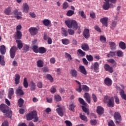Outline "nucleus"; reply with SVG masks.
<instances>
[{
  "label": "nucleus",
  "mask_w": 126,
  "mask_h": 126,
  "mask_svg": "<svg viewBox=\"0 0 126 126\" xmlns=\"http://www.w3.org/2000/svg\"><path fill=\"white\" fill-rule=\"evenodd\" d=\"M65 24L67 26L68 28H73L74 30L78 31V34H80L81 33V30H80V27L78 26L77 22L74 20H67L65 21Z\"/></svg>",
  "instance_id": "nucleus-1"
},
{
  "label": "nucleus",
  "mask_w": 126,
  "mask_h": 126,
  "mask_svg": "<svg viewBox=\"0 0 126 126\" xmlns=\"http://www.w3.org/2000/svg\"><path fill=\"white\" fill-rule=\"evenodd\" d=\"M0 111L3 113L5 117L11 119L12 112L11 110H9V108H8L7 105L4 104L0 105Z\"/></svg>",
  "instance_id": "nucleus-2"
},
{
  "label": "nucleus",
  "mask_w": 126,
  "mask_h": 126,
  "mask_svg": "<svg viewBox=\"0 0 126 126\" xmlns=\"http://www.w3.org/2000/svg\"><path fill=\"white\" fill-rule=\"evenodd\" d=\"M104 3L103 5V8L105 10H108L110 7H114L113 4H111V3H116V1L117 0H104Z\"/></svg>",
  "instance_id": "nucleus-3"
},
{
  "label": "nucleus",
  "mask_w": 126,
  "mask_h": 126,
  "mask_svg": "<svg viewBox=\"0 0 126 126\" xmlns=\"http://www.w3.org/2000/svg\"><path fill=\"white\" fill-rule=\"evenodd\" d=\"M33 119H34L33 121L34 123H37V122H38V120H39L38 117H37V112L35 111L31 112L27 115V121H31V120H33Z\"/></svg>",
  "instance_id": "nucleus-4"
},
{
  "label": "nucleus",
  "mask_w": 126,
  "mask_h": 126,
  "mask_svg": "<svg viewBox=\"0 0 126 126\" xmlns=\"http://www.w3.org/2000/svg\"><path fill=\"white\" fill-rule=\"evenodd\" d=\"M114 118L116 121V125H119L120 123H121V121H122V116H121L120 112H115L114 115Z\"/></svg>",
  "instance_id": "nucleus-5"
},
{
  "label": "nucleus",
  "mask_w": 126,
  "mask_h": 126,
  "mask_svg": "<svg viewBox=\"0 0 126 126\" xmlns=\"http://www.w3.org/2000/svg\"><path fill=\"white\" fill-rule=\"evenodd\" d=\"M57 107L58 108L56 109V111L58 115H59L60 117H63V112L65 110L64 108L61 107V105H60V104L57 105Z\"/></svg>",
  "instance_id": "nucleus-6"
},
{
  "label": "nucleus",
  "mask_w": 126,
  "mask_h": 126,
  "mask_svg": "<svg viewBox=\"0 0 126 126\" xmlns=\"http://www.w3.org/2000/svg\"><path fill=\"white\" fill-rule=\"evenodd\" d=\"M16 51H17V48H16V46H13L11 48L10 50V56L11 59H14Z\"/></svg>",
  "instance_id": "nucleus-7"
},
{
  "label": "nucleus",
  "mask_w": 126,
  "mask_h": 126,
  "mask_svg": "<svg viewBox=\"0 0 126 126\" xmlns=\"http://www.w3.org/2000/svg\"><path fill=\"white\" fill-rule=\"evenodd\" d=\"M22 89V87L19 86L18 88L16 90V95H18V96H22V95H24V92H23Z\"/></svg>",
  "instance_id": "nucleus-8"
},
{
  "label": "nucleus",
  "mask_w": 126,
  "mask_h": 126,
  "mask_svg": "<svg viewBox=\"0 0 126 126\" xmlns=\"http://www.w3.org/2000/svg\"><path fill=\"white\" fill-rule=\"evenodd\" d=\"M99 63L95 62L93 66H91V69H94V72H99Z\"/></svg>",
  "instance_id": "nucleus-9"
},
{
  "label": "nucleus",
  "mask_w": 126,
  "mask_h": 126,
  "mask_svg": "<svg viewBox=\"0 0 126 126\" xmlns=\"http://www.w3.org/2000/svg\"><path fill=\"white\" fill-rule=\"evenodd\" d=\"M42 22L44 26H47L48 27H51L52 26V22L48 19H44L42 21Z\"/></svg>",
  "instance_id": "nucleus-10"
},
{
  "label": "nucleus",
  "mask_w": 126,
  "mask_h": 126,
  "mask_svg": "<svg viewBox=\"0 0 126 126\" xmlns=\"http://www.w3.org/2000/svg\"><path fill=\"white\" fill-rule=\"evenodd\" d=\"M104 69L110 73H113L114 72V69H113V67H111L109 64H105L104 66Z\"/></svg>",
  "instance_id": "nucleus-11"
},
{
  "label": "nucleus",
  "mask_w": 126,
  "mask_h": 126,
  "mask_svg": "<svg viewBox=\"0 0 126 126\" xmlns=\"http://www.w3.org/2000/svg\"><path fill=\"white\" fill-rule=\"evenodd\" d=\"M31 35H36L38 33V29L35 27H31L29 30Z\"/></svg>",
  "instance_id": "nucleus-12"
},
{
  "label": "nucleus",
  "mask_w": 126,
  "mask_h": 126,
  "mask_svg": "<svg viewBox=\"0 0 126 126\" xmlns=\"http://www.w3.org/2000/svg\"><path fill=\"white\" fill-rule=\"evenodd\" d=\"M83 36H84V37H85L86 39H88L89 37H90V33L89 32V29H85L84 30V32H83Z\"/></svg>",
  "instance_id": "nucleus-13"
},
{
  "label": "nucleus",
  "mask_w": 126,
  "mask_h": 126,
  "mask_svg": "<svg viewBox=\"0 0 126 126\" xmlns=\"http://www.w3.org/2000/svg\"><path fill=\"white\" fill-rule=\"evenodd\" d=\"M104 84L107 86H111V85L113 84V82L112 81V80L108 77H106L104 79Z\"/></svg>",
  "instance_id": "nucleus-14"
},
{
  "label": "nucleus",
  "mask_w": 126,
  "mask_h": 126,
  "mask_svg": "<svg viewBox=\"0 0 126 126\" xmlns=\"http://www.w3.org/2000/svg\"><path fill=\"white\" fill-rule=\"evenodd\" d=\"M100 22L102 24H103V26H105V27H107L108 26V18L107 17H104L101 18L100 19Z\"/></svg>",
  "instance_id": "nucleus-15"
},
{
  "label": "nucleus",
  "mask_w": 126,
  "mask_h": 126,
  "mask_svg": "<svg viewBox=\"0 0 126 126\" xmlns=\"http://www.w3.org/2000/svg\"><path fill=\"white\" fill-rule=\"evenodd\" d=\"M29 5H28V3H25L23 5V11L24 12L26 13H28L29 12Z\"/></svg>",
  "instance_id": "nucleus-16"
},
{
  "label": "nucleus",
  "mask_w": 126,
  "mask_h": 126,
  "mask_svg": "<svg viewBox=\"0 0 126 126\" xmlns=\"http://www.w3.org/2000/svg\"><path fill=\"white\" fill-rule=\"evenodd\" d=\"M84 97L86 98V100L87 101V102H88L89 104H90L91 103V98L90 97V94L89 93H85Z\"/></svg>",
  "instance_id": "nucleus-17"
},
{
  "label": "nucleus",
  "mask_w": 126,
  "mask_h": 126,
  "mask_svg": "<svg viewBox=\"0 0 126 126\" xmlns=\"http://www.w3.org/2000/svg\"><path fill=\"white\" fill-rule=\"evenodd\" d=\"M96 112L98 115H102L104 113V108L101 106H97Z\"/></svg>",
  "instance_id": "nucleus-18"
},
{
  "label": "nucleus",
  "mask_w": 126,
  "mask_h": 126,
  "mask_svg": "<svg viewBox=\"0 0 126 126\" xmlns=\"http://www.w3.org/2000/svg\"><path fill=\"white\" fill-rule=\"evenodd\" d=\"M79 69L81 71V73L84 74V75H86L87 74V71H86V69L84 66L81 65L79 66Z\"/></svg>",
  "instance_id": "nucleus-19"
},
{
  "label": "nucleus",
  "mask_w": 126,
  "mask_h": 126,
  "mask_svg": "<svg viewBox=\"0 0 126 126\" xmlns=\"http://www.w3.org/2000/svg\"><path fill=\"white\" fill-rule=\"evenodd\" d=\"M30 87L31 91H34L36 90V84L34 82L31 81L30 84Z\"/></svg>",
  "instance_id": "nucleus-20"
},
{
  "label": "nucleus",
  "mask_w": 126,
  "mask_h": 126,
  "mask_svg": "<svg viewBox=\"0 0 126 126\" xmlns=\"http://www.w3.org/2000/svg\"><path fill=\"white\" fill-rule=\"evenodd\" d=\"M16 42L17 44V47L19 50L22 49L23 47V43H22V41L20 40H16Z\"/></svg>",
  "instance_id": "nucleus-21"
},
{
  "label": "nucleus",
  "mask_w": 126,
  "mask_h": 126,
  "mask_svg": "<svg viewBox=\"0 0 126 126\" xmlns=\"http://www.w3.org/2000/svg\"><path fill=\"white\" fill-rule=\"evenodd\" d=\"M108 107H114V97H111L107 102Z\"/></svg>",
  "instance_id": "nucleus-22"
},
{
  "label": "nucleus",
  "mask_w": 126,
  "mask_h": 126,
  "mask_svg": "<svg viewBox=\"0 0 126 126\" xmlns=\"http://www.w3.org/2000/svg\"><path fill=\"white\" fill-rule=\"evenodd\" d=\"M108 63H111L112 65V66H117V62L115 60L113 59H110L107 60Z\"/></svg>",
  "instance_id": "nucleus-23"
},
{
  "label": "nucleus",
  "mask_w": 126,
  "mask_h": 126,
  "mask_svg": "<svg viewBox=\"0 0 126 126\" xmlns=\"http://www.w3.org/2000/svg\"><path fill=\"white\" fill-rule=\"evenodd\" d=\"M6 52V50L5 49V46L4 45H1L0 47V53L1 55H5Z\"/></svg>",
  "instance_id": "nucleus-24"
},
{
  "label": "nucleus",
  "mask_w": 126,
  "mask_h": 126,
  "mask_svg": "<svg viewBox=\"0 0 126 126\" xmlns=\"http://www.w3.org/2000/svg\"><path fill=\"white\" fill-rule=\"evenodd\" d=\"M14 94V91L13 88H10L9 90L8 94V97L9 99H11V97L12 95Z\"/></svg>",
  "instance_id": "nucleus-25"
},
{
  "label": "nucleus",
  "mask_w": 126,
  "mask_h": 126,
  "mask_svg": "<svg viewBox=\"0 0 126 126\" xmlns=\"http://www.w3.org/2000/svg\"><path fill=\"white\" fill-rule=\"evenodd\" d=\"M15 37L18 40H20L22 37V33L20 31H17L16 32Z\"/></svg>",
  "instance_id": "nucleus-26"
},
{
  "label": "nucleus",
  "mask_w": 126,
  "mask_h": 126,
  "mask_svg": "<svg viewBox=\"0 0 126 126\" xmlns=\"http://www.w3.org/2000/svg\"><path fill=\"white\" fill-rule=\"evenodd\" d=\"M37 67H43L44 66V62L41 60H39L36 62Z\"/></svg>",
  "instance_id": "nucleus-27"
},
{
  "label": "nucleus",
  "mask_w": 126,
  "mask_h": 126,
  "mask_svg": "<svg viewBox=\"0 0 126 126\" xmlns=\"http://www.w3.org/2000/svg\"><path fill=\"white\" fill-rule=\"evenodd\" d=\"M116 54L118 58H123L124 57V52L121 50H117L116 51Z\"/></svg>",
  "instance_id": "nucleus-28"
},
{
  "label": "nucleus",
  "mask_w": 126,
  "mask_h": 126,
  "mask_svg": "<svg viewBox=\"0 0 126 126\" xmlns=\"http://www.w3.org/2000/svg\"><path fill=\"white\" fill-rule=\"evenodd\" d=\"M15 84H19L20 82V75L19 74H16L15 77Z\"/></svg>",
  "instance_id": "nucleus-29"
},
{
  "label": "nucleus",
  "mask_w": 126,
  "mask_h": 126,
  "mask_svg": "<svg viewBox=\"0 0 126 126\" xmlns=\"http://www.w3.org/2000/svg\"><path fill=\"white\" fill-rule=\"evenodd\" d=\"M120 95L121 98L123 99L124 100H126V94H125V91L124 90H120Z\"/></svg>",
  "instance_id": "nucleus-30"
},
{
  "label": "nucleus",
  "mask_w": 126,
  "mask_h": 126,
  "mask_svg": "<svg viewBox=\"0 0 126 126\" xmlns=\"http://www.w3.org/2000/svg\"><path fill=\"white\" fill-rule=\"evenodd\" d=\"M119 48L122 49V50H126V43L123 41H121L119 43Z\"/></svg>",
  "instance_id": "nucleus-31"
},
{
  "label": "nucleus",
  "mask_w": 126,
  "mask_h": 126,
  "mask_svg": "<svg viewBox=\"0 0 126 126\" xmlns=\"http://www.w3.org/2000/svg\"><path fill=\"white\" fill-rule=\"evenodd\" d=\"M76 107V105L74 103H70L68 106V109L69 111H74V108Z\"/></svg>",
  "instance_id": "nucleus-32"
},
{
  "label": "nucleus",
  "mask_w": 126,
  "mask_h": 126,
  "mask_svg": "<svg viewBox=\"0 0 126 126\" xmlns=\"http://www.w3.org/2000/svg\"><path fill=\"white\" fill-rule=\"evenodd\" d=\"M54 100L56 102H61L62 101V97L58 94H55L54 95Z\"/></svg>",
  "instance_id": "nucleus-33"
},
{
  "label": "nucleus",
  "mask_w": 126,
  "mask_h": 126,
  "mask_svg": "<svg viewBox=\"0 0 126 126\" xmlns=\"http://www.w3.org/2000/svg\"><path fill=\"white\" fill-rule=\"evenodd\" d=\"M81 48L84 51H89V46L87 44H82L81 46Z\"/></svg>",
  "instance_id": "nucleus-34"
},
{
  "label": "nucleus",
  "mask_w": 126,
  "mask_h": 126,
  "mask_svg": "<svg viewBox=\"0 0 126 126\" xmlns=\"http://www.w3.org/2000/svg\"><path fill=\"white\" fill-rule=\"evenodd\" d=\"M29 84H28V81H27V78H24L23 81V86L25 88H28Z\"/></svg>",
  "instance_id": "nucleus-35"
},
{
  "label": "nucleus",
  "mask_w": 126,
  "mask_h": 126,
  "mask_svg": "<svg viewBox=\"0 0 126 126\" xmlns=\"http://www.w3.org/2000/svg\"><path fill=\"white\" fill-rule=\"evenodd\" d=\"M109 46L111 50H116V44L113 41L109 42Z\"/></svg>",
  "instance_id": "nucleus-36"
},
{
  "label": "nucleus",
  "mask_w": 126,
  "mask_h": 126,
  "mask_svg": "<svg viewBox=\"0 0 126 126\" xmlns=\"http://www.w3.org/2000/svg\"><path fill=\"white\" fill-rule=\"evenodd\" d=\"M78 101H79L80 104H81V105H83V106H86V105H87V103H86V102H85V101H84V99H83L81 97H79L78 98Z\"/></svg>",
  "instance_id": "nucleus-37"
},
{
  "label": "nucleus",
  "mask_w": 126,
  "mask_h": 126,
  "mask_svg": "<svg viewBox=\"0 0 126 126\" xmlns=\"http://www.w3.org/2000/svg\"><path fill=\"white\" fill-rule=\"evenodd\" d=\"M62 42L63 45H68L70 43L69 40L67 39V38L63 39Z\"/></svg>",
  "instance_id": "nucleus-38"
},
{
  "label": "nucleus",
  "mask_w": 126,
  "mask_h": 126,
  "mask_svg": "<svg viewBox=\"0 0 126 126\" xmlns=\"http://www.w3.org/2000/svg\"><path fill=\"white\" fill-rule=\"evenodd\" d=\"M116 56V52L110 51L109 54H107L108 58H114Z\"/></svg>",
  "instance_id": "nucleus-39"
},
{
  "label": "nucleus",
  "mask_w": 126,
  "mask_h": 126,
  "mask_svg": "<svg viewBox=\"0 0 126 126\" xmlns=\"http://www.w3.org/2000/svg\"><path fill=\"white\" fill-rule=\"evenodd\" d=\"M19 107H21L23 106V104L24 103V100L22 98H20L18 101Z\"/></svg>",
  "instance_id": "nucleus-40"
},
{
  "label": "nucleus",
  "mask_w": 126,
  "mask_h": 126,
  "mask_svg": "<svg viewBox=\"0 0 126 126\" xmlns=\"http://www.w3.org/2000/svg\"><path fill=\"white\" fill-rule=\"evenodd\" d=\"M38 53H39V54H44V53H46V48L44 47H40L38 49Z\"/></svg>",
  "instance_id": "nucleus-41"
},
{
  "label": "nucleus",
  "mask_w": 126,
  "mask_h": 126,
  "mask_svg": "<svg viewBox=\"0 0 126 126\" xmlns=\"http://www.w3.org/2000/svg\"><path fill=\"white\" fill-rule=\"evenodd\" d=\"M77 54L80 55L81 57H84L86 55L85 52H83L81 49L78 50Z\"/></svg>",
  "instance_id": "nucleus-42"
},
{
  "label": "nucleus",
  "mask_w": 126,
  "mask_h": 126,
  "mask_svg": "<svg viewBox=\"0 0 126 126\" xmlns=\"http://www.w3.org/2000/svg\"><path fill=\"white\" fill-rule=\"evenodd\" d=\"M13 13L15 15H20V16H22V13L21 12H18V9H15L13 11Z\"/></svg>",
  "instance_id": "nucleus-43"
},
{
  "label": "nucleus",
  "mask_w": 126,
  "mask_h": 126,
  "mask_svg": "<svg viewBox=\"0 0 126 126\" xmlns=\"http://www.w3.org/2000/svg\"><path fill=\"white\" fill-rule=\"evenodd\" d=\"M0 64L1 66L5 65V62L3 59H1V56L0 55Z\"/></svg>",
  "instance_id": "nucleus-44"
},
{
  "label": "nucleus",
  "mask_w": 126,
  "mask_h": 126,
  "mask_svg": "<svg viewBox=\"0 0 126 126\" xmlns=\"http://www.w3.org/2000/svg\"><path fill=\"white\" fill-rule=\"evenodd\" d=\"M71 74L73 77H76L77 76V72L75 70H71Z\"/></svg>",
  "instance_id": "nucleus-45"
},
{
  "label": "nucleus",
  "mask_w": 126,
  "mask_h": 126,
  "mask_svg": "<svg viewBox=\"0 0 126 126\" xmlns=\"http://www.w3.org/2000/svg\"><path fill=\"white\" fill-rule=\"evenodd\" d=\"M4 13L6 14L7 15H10L11 13V9L10 8H8L5 9Z\"/></svg>",
  "instance_id": "nucleus-46"
},
{
  "label": "nucleus",
  "mask_w": 126,
  "mask_h": 126,
  "mask_svg": "<svg viewBox=\"0 0 126 126\" xmlns=\"http://www.w3.org/2000/svg\"><path fill=\"white\" fill-rule=\"evenodd\" d=\"M87 60L89 61V62H93V56L91 55H87L86 56Z\"/></svg>",
  "instance_id": "nucleus-47"
},
{
  "label": "nucleus",
  "mask_w": 126,
  "mask_h": 126,
  "mask_svg": "<svg viewBox=\"0 0 126 126\" xmlns=\"http://www.w3.org/2000/svg\"><path fill=\"white\" fill-rule=\"evenodd\" d=\"M80 118L82 120V121H84V122H87V117L85 116V115H82L81 113L80 114Z\"/></svg>",
  "instance_id": "nucleus-48"
},
{
  "label": "nucleus",
  "mask_w": 126,
  "mask_h": 126,
  "mask_svg": "<svg viewBox=\"0 0 126 126\" xmlns=\"http://www.w3.org/2000/svg\"><path fill=\"white\" fill-rule=\"evenodd\" d=\"M82 89L83 91H85V92H88V91H89V87L86 85H83L82 87Z\"/></svg>",
  "instance_id": "nucleus-49"
},
{
  "label": "nucleus",
  "mask_w": 126,
  "mask_h": 126,
  "mask_svg": "<svg viewBox=\"0 0 126 126\" xmlns=\"http://www.w3.org/2000/svg\"><path fill=\"white\" fill-rule=\"evenodd\" d=\"M65 58L67 59L68 61H71L72 60V57H71V55L70 54L65 53Z\"/></svg>",
  "instance_id": "nucleus-50"
},
{
  "label": "nucleus",
  "mask_w": 126,
  "mask_h": 126,
  "mask_svg": "<svg viewBox=\"0 0 126 126\" xmlns=\"http://www.w3.org/2000/svg\"><path fill=\"white\" fill-rule=\"evenodd\" d=\"M46 78L50 80L51 82H54V79L51 74H47L46 75Z\"/></svg>",
  "instance_id": "nucleus-51"
},
{
  "label": "nucleus",
  "mask_w": 126,
  "mask_h": 126,
  "mask_svg": "<svg viewBox=\"0 0 126 126\" xmlns=\"http://www.w3.org/2000/svg\"><path fill=\"white\" fill-rule=\"evenodd\" d=\"M50 92H51L52 94H55V93L57 92V89H56L55 86H53L51 87L50 89Z\"/></svg>",
  "instance_id": "nucleus-52"
},
{
  "label": "nucleus",
  "mask_w": 126,
  "mask_h": 126,
  "mask_svg": "<svg viewBox=\"0 0 126 126\" xmlns=\"http://www.w3.org/2000/svg\"><path fill=\"white\" fill-rule=\"evenodd\" d=\"M82 110L83 111L86 113V114H87V115H89V110L88 109H87L86 107H85V106H82Z\"/></svg>",
  "instance_id": "nucleus-53"
},
{
  "label": "nucleus",
  "mask_w": 126,
  "mask_h": 126,
  "mask_svg": "<svg viewBox=\"0 0 126 126\" xmlns=\"http://www.w3.org/2000/svg\"><path fill=\"white\" fill-rule=\"evenodd\" d=\"M74 13V11L70 10L67 12L66 15L67 16H71L72 15H73Z\"/></svg>",
  "instance_id": "nucleus-54"
},
{
  "label": "nucleus",
  "mask_w": 126,
  "mask_h": 126,
  "mask_svg": "<svg viewBox=\"0 0 126 126\" xmlns=\"http://www.w3.org/2000/svg\"><path fill=\"white\" fill-rule=\"evenodd\" d=\"M32 50L34 53H39V49H38V46L36 45H34L32 47Z\"/></svg>",
  "instance_id": "nucleus-55"
},
{
  "label": "nucleus",
  "mask_w": 126,
  "mask_h": 126,
  "mask_svg": "<svg viewBox=\"0 0 126 126\" xmlns=\"http://www.w3.org/2000/svg\"><path fill=\"white\" fill-rule=\"evenodd\" d=\"M79 15H81V16L83 18H86V16L85 15V14H84V11H79Z\"/></svg>",
  "instance_id": "nucleus-56"
},
{
  "label": "nucleus",
  "mask_w": 126,
  "mask_h": 126,
  "mask_svg": "<svg viewBox=\"0 0 126 126\" xmlns=\"http://www.w3.org/2000/svg\"><path fill=\"white\" fill-rule=\"evenodd\" d=\"M68 7V3L67 2H64L63 4V9H66Z\"/></svg>",
  "instance_id": "nucleus-57"
},
{
  "label": "nucleus",
  "mask_w": 126,
  "mask_h": 126,
  "mask_svg": "<svg viewBox=\"0 0 126 126\" xmlns=\"http://www.w3.org/2000/svg\"><path fill=\"white\" fill-rule=\"evenodd\" d=\"M114 99H115L116 103L117 104V105H119V104H120V99L119 98L118 96L115 95Z\"/></svg>",
  "instance_id": "nucleus-58"
},
{
  "label": "nucleus",
  "mask_w": 126,
  "mask_h": 126,
  "mask_svg": "<svg viewBox=\"0 0 126 126\" xmlns=\"http://www.w3.org/2000/svg\"><path fill=\"white\" fill-rule=\"evenodd\" d=\"M110 99H111V97H110L108 95L104 96V103H108V101H109Z\"/></svg>",
  "instance_id": "nucleus-59"
},
{
  "label": "nucleus",
  "mask_w": 126,
  "mask_h": 126,
  "mask_svg": "<svg viewBox=\"0 0 126 126\" xmlns=\"http://www.w3.org/2000/svg\"><path fill=\"white\" fill-rule=\"evenodd\" d=\"M94 30H96V31H97V32H99V33H101V32H102L101 31V29H100V27H99V26L97 25L94 26Z\"/></svg>",
  "instance_id": "nucleus-60"
},
{
  "label": "nucleus",
  "mask_w": 126,
  "mask_h": 126,
  "mask_svg": "<svg viewBox=\"0 0 126 126\" xmlns=\"http://www.w3.org/2000/svg\"><path fill=\"white\" fill-rule=\"evenodd\" d=\"M68 34H70L71 36L73 35V34L75 33L74 30L71 29L68 30Z\"/></svg>",
  "instance_id": "nucleus-61"
},
{
  "label": "nucleus",
  "mask_w": 126,
  "mask_h": 126,
  "mask_svg": "<svg viewBox=\"0 0 126 126\" xmlns=\"http://www.w3.org/2000/svg\"><path fill=\"white\" fill-rule=\"evenodd\" d=\"M106 40L107 39H106V37H105V36L103 35H101L100 36V41H101V42H103L104 43H105V42H106Z\"/></svg>",
  "instance_id": "nucleus-62"
},
{
  "label": "nucleus",
  "mask_w": 126,
  "mask_h": 126,
  "mask_svg": "<svg viewBox=\"0 0 126 126\" xmlns=\"http://www.w3.org/2000/svg\"><path fill=\"white\" fill-rule=\"evenodd\" d=\"M62 33L63 36H64V37H66L67 36V32L64 29L63 30Z\"/></svg>",
  "instance_id": "nucleus-63"
},
{
  "label": "nucleus",
  "mask_w": 126,
  "mask_h": 126,
  "mask_svg": "<svg viewBox=\"0 0 126 126\" xmlns=\"http://www.w3.org/2000/svg\"><path fill=\"white\" fill-rule=\"evenodd\" d=\"M65 123L66 124V126H72V124L70 121L66 120L65 121Z\"/></svg>",
  "instance_id": "nucleus-64"
}]
</instances>
